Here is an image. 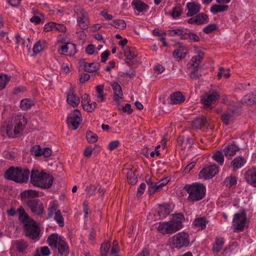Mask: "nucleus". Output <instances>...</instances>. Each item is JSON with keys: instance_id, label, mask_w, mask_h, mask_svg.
I'll use <instances>...</instances> for the list:
<instances>
[{"instance_id": "bb28decb", "label": "nucleus", "mask_w": 256, "mask_h": 256, "mask_svg": "<svg viewBox=\"0 0 256 256\" xmlns=\"http://www.w3.org/2000/svg\"><path fill=\"white\" fill-rule=\"evenodd\" d=\"M224 244V240L222 237H217L215 239L213 244L212 250L214 252H220Z\"/></svg>"}, {"instance_id": "c85d7f7f", "label": "nucleus", "mask_w": 256, "mask_h": 256, "mask_svg": "<svg viewBox=\"0 0 256 256\" xmlns=\"http://www.w3.org/2000/svg\"><path fill=\"white\" fill-rule=\"evenodd\" d=\"M124 56L128 60H132L136 57L138 52L136 48L133 47L126 46L124 49Z\"/></svg>"}, {"instance_id": "f3484780", "label": "nucleus", "mask_w": 256, "mask_h": 256, "mask_svg": "<svg viewBox=\"0 0 256 256\" xmlns=\"http://www.w3.org/2000/svg\"><path fill=\"white\" fill-rule=\"evenodd\" d=\"M186 8L188 10L186 16H192L200 11L201 6L197 2H190L186 4Z\"/></svg>"}, {"instance_id": "864d4df0", "label": "nucleus", "mask_w": 256, "mask_h": 256, "mask_svg": "<svg viewBox=\"0 0 256 256\" xmlns=\"http://www.w3.org/2000/svg\"><path fill=\"white\" fill-rule=\"evenodd\" d=\"M230 69H224L223 68H221L220 69V71L218 74V78H220L222 76L224 77L225 78H228L230 76Z\"/></svg>"}, {"instance_id": "c756f323", "label": "nucleus", "mask_w": 256, "mask_h": 256, "mask_svg": "<svg viewBox=\"0 0 256 256\" xmlns=\"http://www.w3.org/2000/svg\"><path fill=\"white\" fill-rule=\"evenodd\" d=\"M222 151V149L220 150H216L214 152L212 158L219 165L222 166L224 164V158Z\"/></svg>"}, {"instance_id": "052dcab7", "label": "nucleus", "mask_w": 256, "mask_h": 256, "mask_svg": "<svg viewBox=\"0 0 256 256\" xmlns=\"http://www.w3.org/2000/svg\"><path fill=\"white\" fill-rule=\"evenodd\" d=\"M148 192L150 195H152L158 192L157 188H156L155 182H148Z\"/></svg>"}, {"instance_id": "e2e57ef3", "label": "nucleus", "mask_w": 256, "mask_h": 256, "mask_svg": "<svg viewBox=\"0 0 256 256\" xmlns=\"http://www.w3.org/2000/svg\"><path fill=\"white\" fill-rule=\"evenodd\" d=\"M66 30V28L64 24L55 23L54 32H65Z\"/></svg>"}, {"instance_id": "49530a36", "label": "nucleus", "mask_w": 256, "mask_h": 256, "mask_svg": "<svg viewBox=\"0 0 256 256\" xmlns=\"http://www.w3.org/2000/svg\"><path fill=\"white\" fill-rule=\"evenodd\" d=\"M234 112L228 111L224 112L222 116V120L226 124H228L230 122L232 119Z\"/></svg>"}, {"instance_id": "37998d69", "label": "nucleus", "mask_w": 256, "mask_h": 256, "mask_svg": "<svg viewBox=\"0 0 256 256\" xmlns=\"http://www.w3.org/2000/svg\"><path fill=\"white\" fill-rule=\"evenodd\" d=\"M58 204L56 202H50L48 208V217L51 218L54 214H56V212L58 210Z\"/></svg>"}, {"instance_id": "423d86ee", "label": "nucleus", "mask_w": 256, "mask_h": 256, "mask_svg": "<svg viewBox=\"0 0 256 256\" xmlns=\"http://www.w3.org/2000/svg\"><path fill=\"white\" fill-rule=\"evenodd\" d=\"M170 240L174 248L180 249L189 246L190 238L188 233L180 232L173 236Z\"/></svg>"}, {"instance_id": "bf43d9fd", "label": "nucleus", "mask_w": 256, "mask_h": 256, "mask_svg": "<svg viewBox=\"0 0 256 256\" xmlns=\"http://www.w3.org/2000/svg\"><path fill=\"white\" fill-rule=\"evenodd\" d=\"M173 56H174L181 60L186 56V53L180 52V50L176 49L173 52Z\"/></svg>"}, {"instance_id": "3c124183", "label": "nucleus", "mask_w": 256, "mask_h": 256, "mask_svg": "<svg viewBox=\"0 0 256 256\" xmlns=\"http://www.w3.org/2000/svg\"><path fill=\"white\" fill-rule=\"evenodd\" d=\"M128 180L132 184H136L138 182V178L132 171H129L127 174Z\"/></svg>"}, {"instance_id": "9b49d317", "label": "nucleus", "mask_w": 256, "mask_h": 256, "mask_svg": "<svg viewBox=\"0 0 256 256\" xmlns=\"http://www.w3.org/2000/svg\"><path fill=\"white\" fill-rule=\"evenodd\" d=\"M240 148L235 143H229L222 149V151L226 158H231L240 151Z\"/></svg>"}, {"instance_id": "a878e982", "label": "nucleus", "mask_w": 256, "mask_h": 256, "mask_svg": "<svg viewBox=\"0 0 256 256\" xmlns=\"http://www.w3.org/2000/svg\"><path fill=\"white\" fill-rule=\"evenodd\" d=\"M170 103L173 104H178L182 103L185 98L180 92H176L170 96Z\"/></svg>"}, {"instance_id": "b1692460", "label": "nucleus", "mask_w": 256, "mask_h": 256, "mask_svg": "<svg viewBox=\"0 0 256 256\" xmlns=\"http://www.w3.org/2000/svg\"><path fill=\"white\" fill-rule=\"evenodd\" d=\"M246 162V160L243 157L236 156L230 162V166L234 170H236L243 166Z\"/></svg>"}, {"instance_id": "13d9d810", "label": "nucleus", "mask_w": 256, "mask_h": 256, "mask_svg": "<svg viewBox=\"0 0 256 256\" xmlns=\"http://www.w3.org/2000/svg\"><path fill=\"white\" fill-rule=\"evenodd\" d=\"M216 28V24H209L203 28V32L206 34H208L215 30Z\"/></svg>"}, {"instance_id": "a211bd4d", "label": "nucleus", "mask_w": 256, "mask_h": 256, "mask_svg": "<svg viewBox=\"0 0 256 256\" xmlns=\"http://www.w3.org/2000/svg\"><path fill=\"white\" fill-rule=\"evenodd\" d=\"M2 130L6 131L7 135L10 137H14L18 134H15L14 124L12 120H8L4 124Z\"/></svg>"}, {"instance_id": "69168bd1", "label": "nucleus", "mask_w": 256, "mask_h": 256, "mask_svg": "<svg viewBox=\"0 0 256 256\" xmlns=\"http://www.w3.org/2000/svg\"><path fill=\"white\" fill-rule=\"evenodd\" d=\"M146 188V184L144 183H142L138 189L137 196H139L142 194L144 192Z\"/></svg>"}, {"instance_id": "dca6fc26", "label": "nucleus", "mask_w": 256, "mask_h": 256, "mask_svg": "<svg viewBox=\"0 0 256 256\" xmlns=\"http://www.w3.org/2000/svg\"><path fill=\"white\" fill-rule=\"evenodd\" d=\"M20 171L17 170V168H10L7 170L4 174V177L10 180L14 181L16 182H20L23 179L18 178V174H20Z\"/></svg>"}, {"instance_id": "4d7b16f0", "label": "nucleus", "mask_w": 256, "mask_h": 256, "mask_svg": "<svg viewBox=\"0 0 256 256\" xmlns=\"http://www.w3.org/2000/svg\"><path fill=\"white\" fill-rule=\"evenodd\" d=\"M110 248V244L108 242L102 243L100 248V252L101 254L108 255Z\"/></svg>"}, {"instance_id": "4c0bfd02", "label": "nucleus", "mask_w": 256, "mask_h": 256, "mask_svg": "<svg viewBox=\"0 0 256 256\" xmlns=\"http://www.w3.org/2000/svg\"><path fill=\"white\" fill-rule=\"evenodd\" d=\"M57 248L58 249V252L62 256H66L68 254V247L64 240L58 244Z\"/></svg>"}, {"instance_id": "412c9836", "label": "nucleus", "mask_w": 256, "mask_h": 256, "mask_svg": "<svg viewBox=\"0 0 256 256\" xmlns=\"http://www.w3.org/2000/svg\"><path fill=\"white\" fill-rule=\"evenodd\" d=\"M209 126L208 121L203 116L198 118L192 122V126L196 128L206 129Z\"/></svg>"}, {"instance_id": "2f4dec72", "label": "nucleus", "mask_w": 256, "mask_h": 256, "mask_svg": "<svg viewBox=\"0 0 256 256\" xmlns=\"http://www.w3.org/2000/svg\"><path fill=\"white\" fill-rule=\"evenodd\" d=\"M38 196L39 194L37 190H24L21 194V198L22 200L34 198L38 197Z\"/></svg>"}, {"instance_id": "f8f14e48", "label": "nucleus", "mask_w": 256, "mask_h": 256, "mask_svg": "<svg viewBox=\"0 0 256 256\" xmlns=\"http://www.w3.org/2000/svg\"><path fill=\"white\" fill-rule=\"evenodd\" d=\"M14 126L15 134H20L26 124V118L22 115H18L15 117L13 122Z\"/></svg>"}, {"instance_id": "7c9ffc66", "label": "nucleus", "mask_w": 256, "mask_h": 256, "mask_svg": "<svg viewBox=\"0 0 256 256\" xmlns=\"http://www.w3.org/2000/svg\"><path fill=\"white\" fill-rule=\"evenodd\" d=\"M17 170L20 171V174H18V176L20 178L23 180L20 182H17L23 183L27 182L30 176V171L28 169H22V168H17Z\"/></svg>"}, {"instance_id": "338daca9", "label": "nucleus", "mask_w": 256, "mask_h": 256, "mask_svg": "<svg viewBox=\"0 0 256 256\" xmlns=\"http://www.w3.org/2000/svg\"><path fill=\"white\" fill-rule=\"evenodd\" d=\"M52 153V151L51 149L48 148H44L42 150V156L46 158L51 156Z\"/></svg>"}, {"instance_id": "20e7f679", "label": "nucleus", "mask_w": 256, "mask_h": 256, "mask_svg": "<svg viewBox=\"0 0 256 256\" xmlns=\"http://www.w3.org/2000/svg\"><path fill=\"white\" fill-rule=\"evenodd\" d=\"M184 189L188 194V200L192 202L201 200L206 193V186L203 184L198 182L186 185Z\"/></svg>"}, {"instance_id": "58836bf2", "label": "nucleus", "mask_w": 256, "mask_h": 256, "mask_svg": "<svg viewBox=\"0 0 256 256\" xmlns=\"http://www.w3.org/2000/svg\"><path fill=\"white\" fill-rule=\"evenodd\" d=\"M11 76L7 74H0V91L4 89L10 80Z\"/></svg>"}, {"instance_id": "6e6552de", "label": "nucleus", "mask_w": 256, "mask_h": 256, "mask_svg": "<svg viewBox=\"0 0 256 256\" xmlns=\"http://www.w3.org/2000/svg\"><path fill=\"white\" fill-rule=\"evenodd\" d=\"M247 219L246 214L244 212L236 213L234 215L232 220L233 226L235 232L242 231L246 226Z\"/></svg>"}, {"instance_id": "a19ab883", "label": "nucleus", "mask_w": 256, "mask_h": 256, "mask_svg": "<svg viewBox=\"0 0 256 256\" xmlns=\"http://www.w3.org/2000/svg\"><path fill=\"white\" fill-rule=\"evenodd\" d=\"M14 246L19 252H22L26 250L28 244L22 240H16L14 242Z\"/></svg>"}, {"instance_id": "72a5a7b5", "label": "nucleus", "mask_w": 256, "mask_h": 256, "mask_svg": "<svg viewBox=\"0 0 256 256\" xmlns=\"http://www.w3.org/2000/svg\"><path fill=\"white\" fill-rule=\"evenodd\" d=\"M34 104V102L31 98H24L21 100L20 104V108L24 110L30 108Z\"/></svg>"}, {"instance_id": "6e6d98bb", "label": "nucleus", "mask_w": 256, "mask_h": 256, "mask_svg": "<svg viewBox=\"0 0 256 256\" xmlns=\"http://www.w3.org/2000/svg\"><path fill=\"white\" fill-rule=\"evenodd\" d=\"M31 152L32 154L36 156H41L42 149L40 148L39 145H35L32 148L31 150Z\"/></svg>"}, {"instance_id": "4468645a", "label": "nucleus", "mask_w": 256, "mask_h": 256, "mask_svg": "<svg viewBox=\"0 0 256 256\" xmlns=\"http://www.w3.org/2000/svg\"><path fill=\"white\" fill-rule=\"evenodd\" d=\"M219 96L218 94L216 92L206 94L202 100V104L204 107H208L211 104H214L218 100Z\"/></svg>"}, {"instance_id": "5fc2aeb1", "label": "nucleus", "mask_w": 256, "mask_h": 256, "mask_svg": "<svg viewBox=\"0 0 256 256\" xmlns=\"http://www.w3.org/2000/svg\"><path fill=\"white\" fill-rule=\"evenodd\" d=\"M225 184L229 187L234 186L236 184V178L234 176H229L226 178Z\"/></svg>"}, {"instance_id": "ddd939ff", "label": "nucleus", "mask_w": 256, "mask_h": 256, "mask_svg": "<svg viewBox=\"0 0 256 256\" xmlns=\"http://www.w3.org/2000/svg\"><path fill=\"white\" fill-rule=\"evenodd\" d=\"M58 52L61 54L74 56L76 52V46L72 43H66L60 46Z\"/></svg>"}, {"instance_id": "c03bdc74", "label": "nucleus", "mask_w": 256, "mask_h": 256, "mask_svg": "<svg viewBox=\"0 0 256 256\" xmlns=\"http://www.w3.org/2000/svg\"><path fill=\"white\" fill-rule=\"evenodd\" d=\"M202 56L200 54H198L192 58L190 60L189 64L194 68H196L199 66L200 62L202 60Z\"/></svg>"}, {"instance_id": "6ab92c4d", "label": "nucleus", "mask_w": 256, "mask_h": 256, "mask_svg": "<svg viewBox=\"0 0 256 256\" xmlns=\"http://www.w3.org/2000/svg\"><path fill=\"white\" fill-rule=\"evenodd\" d=\"M245 178L252 186L256 187V168H252L246 172Z\"/></svg>"}, {"instance_id": "4be33fe9", "label": "nucleus", "mask_w": 256, "mask_h": 256, "mask_svg": "<svg viewBox=\"0 0 256 256\" xmlns=\"http://www.w3.org/2000/svg\"><path fill=\"white\" fill-rule=\"evenodd\" d=\"M133 8L140 12H144L148 10L149 6L148 4L140 0H133L132 2Z\"/></svg>"}, {"instance_id": "a18cd8bd", "label": "nucleus", "mask_w": 256, "mask_h": 256, "mask_svg": "<svg viewBox=\"0 0 256 256\" xmlns=\"http://www.w3.org/2000/svg\"><path fill=\"white\" fill-rule=\"evenodd\" d=\"M110 24L114 26L116 28L124 30L126 28V24L125 22L122 20H114Z\"/></svg>"}, {"instance_id": "2eb2a0df", "label": "nucleus", "mask_w": 256, "mask_h": 256, "mask_svg": "<svg viewBox=\"0 0 256 256\" xmlns=\"http://www.w3.org/2000/svg\"><path fill=\"white\" fill-rule=\"evenodd\" d=\"M66 102L69 105L74 108L79 104L80 100L79 97L74 93L72 90H70L67 92Z\"/></svg>"}, {"instance_id": "cd10ccee", "label": "nucleus", "mask_w": 256, "mask_h": 256, "mask_svg": "<svg viewBox=\"0 0 256 256\" xmlns=\"http://www.w3.org/2000/svg\"><path fill=\"white\" fill-rule=\"evenodd\" d=\"M171 212L168 205H160L158 208V213L160 218H164L168 216Z\"/></svg>"}, {"instance_id": "ea45409f", "label": "nucleus", "mask_w": 256, "mask_h": 256, "mask_svg": "<svg viewBox=\"0 0 256 256\" xmlns=\"http://www.w3.org/2000/svg\"><path fill=\"white\" fill-rule=\"evenodd\" d=\"M228 7L226 5L214 4L211 6L210 12L214 14L226 12L228 10Z\"/></svg>"}, {"instance_id": "774afa93", "label": "nucleus", "mask_w": 256, "mask_h": 256, "mask_svg": "<svg viewBox=\"0 0 256 256\" xmlns=\"http://www.w3.org/2000/svg\"><path fill=\"white\" fill-rule=\"evenodd\" d=\"M40 253L43 256H48L50 254V252L48 247L42 246L40 248Z\"/></svg>"}, {"instance_id": "39448f33", "label": "nucleus", "mask_w": 256, "mask_h": 256, "mask_svg": "<svg viewBox=\"0 0 256 256\" xmlns=\"http://www.w3.org/2000/svg\"><path fill=\"white\" fill-rule=\"evenodd\" d=\"M74 10L76 16L77 26L81 30L88 28L90 18L88 12L80 6H74Z\"/></svg>"}, {"instance_id": "79ce46f5", "label": "nucleus", "mask_w": 256, "mask_h": 256, "mask_svg": "<svg viewBox=\"0 0 256 256\" xmlns=\"http://www.w3.org/2000/svg\"><path fill=\"white\" fill-rule=\"evenodd\" d=\"M90 102V96L87 94H84L82 100V104L83 107V108L86 110L88 112H92V108L88 107V104Z\"/></svg>"}, {"instance_id": "5701e85b", "label": "nucleus", "mask_w": 256, "mask_h": 256, "mask_svg": "<svg viewBox=\"0 0 256 256\" xmlns=\"http://www.w3.org/2000/svg\"><path fill=\"white\" fill-rule=\"evenodd\" d=\"M114 92V100L119 103V99L122 98L123 97V94L122 89L120 86L117 82H113L110 84Z\"/></svg>"}, {"instance_id": "8fccbe9b", "label": "nucleus", "mask_w": 256, "mask_h": 256, "mask_svg": "<svg viewBox=\"0 0 256 256\" xmlns=\"http://www.w3.org/2000/svg\"><path fill=\"white\" fill-rule=\"evenodd\" d=\"M182 13V8L179 6H176L173 8L171 16L174 19H176L178 18Z\"/></svg>"}, {"instance_id": "603ef678", "label": "nucleus", "mask_w": 256, "mask_h": 256, "mask_svg": "<svg viewBox=\"0 0 256 256\" xmlns=\"http://www.w3.org/2000/svg\"><path fill=\"white\" fill-rule=\"evenodd\" d=\"M86 138L88 141L91 143L96 142L98 139L97 135L91 132H88L86 133Z\"/></svg>"}, {"instance_id": "680f3d73", "label": "nucleus", "mask_w": 256, "mask_h": 256, "mask_svg": "<svg viewBox=\"0 0 256 256\" xmlns=\"http://www.w3.org/2000/svg\"><path fill=\"white\" fill-rule=\"evenodd\" d=\"M55 22H50L44 25V30L46 32L51 30L54 31Z\"/></svg>"}, {"instance_id": "de8ad7c7", "label": "nucleus", "mask_w": 256, "mask_h": 256, "mask_svg": "<svg viewBox=\"0 0 256 256\" xmlns=\"http://www.w3.org/2000/svg\"><path fill=\"white\" fill-rule=\"evenodd\" d=\"M120 248L118 242L116 240H114L112 242V246L111 248L110 256H120L118 252Z\"/></svg>"}, {"instance_id": "aec40b11", "label": "nucleus", "mask_w": 256, "mask_h": 256, "mask_svg": "<svg viewBox=\"0 0 256 256\" xmlns=\"http://www.w3.org/2000/svg\"><path fill=\"white\" fill-rule=\"evenodd\" d=\"M64 240L63 238L59 236L58 234H54L48 237L47 242L50 247L56 248L58 244Z\"/></svg>"}, {"instance_id": "473e14b6", "label": "nucleus", "mask_w": 256, "mask_h": 256, "mask_svg": "<svg viewBox=\"0 0 256 256\" xmlns=\"http://www.w3.org/2000/svg\"><path fill=\"white\" fill-rule=\"evenodd\" d=\"M104 89V85L100 84L96 86V96L97 98V101L98 102H102L106 100Z\"/></svg>"}, {"instance_id": "c9c22d12", "label": "nucleus", "mask_w": 256, "mask_h": 256, "mask_svg": "<svg viewBox=\"0 0 256 256\" xmlns=\"http://www.w3.org/2000/svg\"><path fill=\"white\" fill-rule=\"evenodd\" d=\"M99 64L96 62H86L84 66V68L85 71L88 72H96L99 68Z\"/></svg>"}, {"instance_id": "e433bc0d", "label": "nucleus", "mask_w": 256, "mask_h": 256, "mask_svg": "<svg viewBox=\"0 0 256 256\" xmlns=\"http://www.w3.org/2000/svg\"><path fill=\"white\" fill-rule=\"evenodd\" d=\"M196 24L201 25L208 22L209 18L208 16L204 13H200L196 16Z\"/></svg>"}, {"instance_id": "7ed1b4c3", "label": "nucleus", "mask_w": 256, "mask_h": 256, "mask_svg": "<svg viewBox=\"0 0 256 256\" xmlns=\"http://www.w3.org/2000/svg\"><path fill=\"white\" fill-rule=\"evenodd\" d=\"M53 180L52 176L42 170H33L31 172L30 182L35 186L48 188L52 186Z\"/></svg>"}, {"instance_id": "f03ea898", "label": "nucleus", "mask_w": 256, "mask_h": 256, "mask_svg": "<svg viewBox=\"0 0 256 256\" xmlns=\"http://www.w3.org/2000/svg\"><path fill=\"white\" fill-rule=\"evenodd\" d=\"M184 220V216L182 214H176L170 221L159 223L157 230L162 234H174L182 228Z\"/></svg>"}, {"instance_id": "f257e3e1", "label": "nucleus", "mask_w": 256, "mask_h": 256, "mask_svg": "<svg viewBox=\"0 0 256 256\" xmlns=\"http://www.w3.org/2000/svg\"><path fill=\"white\" fill-rule=\"evenodd\" d=\"M18 220L24 224L26 235L31 239H36L40 234V228L36 222L32 218L24 208L20 206L18 208Z\"/></svg>"}, {"instance_id": "0e129e2a", "label": "nucleus", "mask_w": 256, "mask_h": 256, "mask_svg": "<svg viewBox=\"0 0 256 256\" xmlns=\"http://www.w3.org/2000/svg\"><path fill=\"white\" fill-rule=\"evenodd\" d=\"M86 190L87 194L88 196H91L94 194L96 190V188L95 186L91 185L86 187Z\"/></svg>"}, {"instance_id": "9d476101", "label": "nucleus", "mask_w": 256, "mask_h": 256, "mask_svg": "<svg viewBox=\"0 0 256 256\" xmlns=\"http://www.w3.org/2000/svg\"><path fill=\"white\" fill-rule=\"evenodd\" d=\"M218 172V168L216 164L202 168L199 174L200 178L207 180L212 178Z\"/></svg>"}, {"instance_id": "09e8293b", "label": "nucleus", "mask_w": 256, "mask_h": 256, "mask_svg": "<svg viewBox=\"0 0 256 256\" xmlns=\"http://www.w3.org/2000/svg\"><path fill=\"white\" fill-rule=\"evenodd\" d=\"M54 220L58 224V226L60 227H62L64 226V218L61 214L60 211L58 210L54 216Z\"/></svg>"}, {"instance_id": "f704fd0d", "label": "nucleus", "mask_w": 256, "mask_h": 256, "mask_svg": "<svg viewBox=\"0 0 256 256\" xmlns=\"http://www.w3.org/2000/svg\"><path fill=\"white\" fill-rule=\"evenodd\" d=\"M46 43L44 40L38 41L34 46L33 52L35 54H39L46 48Z\"/></svg>"}, {"instance_id": "0eeeda50", "label": "nucleus", "mask_w": 256, "mask_h": 256, "mask_svg": "<svg viewBox=\"0 0 256 256\" xmlns=\"http://www.w3.org/2000/svg\"><path fill=\"white\" fill-rule=\"evenodd\" d=\"M66 122L70 129L75 130L82 122V114L78 110H74L68 114Z\"/></svg>"}, {"instance_id": "1a4fd4ad", "label": "nucleus", "mask_w": 256, "mask_h": 256, "mask_svg": "<svg viewBox=\"0 0 256 256\" xmlns=\"http://www.w3.org/2000/svg\"><path fill=\"white\" fill-rule=\"evenodd\" d=\"M26 204L35 215L41 216L44 212L43 204L38 199L28 201Z\"/></svg>"}, {"instance_id": "393cba45", "label": "nucleus", "mask_w": 256, "mask_h": 256, "mask_svg": "<svg viewBox=\"0 0 256 256\" xmlns=\"http://www.w3.org/2000/svg\"><path fill=\"white\" fill-rule=\"evenodd\" d=\"M208 222V221L204 217H199L194 220L193 225L198 230H202L206 228Z\"/></svg>"}]
</instances>
